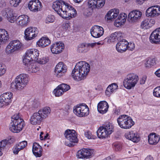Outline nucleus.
I'll use <instances>...</instances> for the list:
<instances>
[{"mask_svg":"<svg viewBox=\"0 0 160 160\" xmlns=\"http://www.w3.org/2000/svg\"><path fill=\"white\" fill-rule=\"evenodd\" d=\"M113 146L116 151H120L122 149V146L120 144L116 143L113 144Z\"/></svg>","mask_w":160,"mask_h":160,"instance_id":"6e6d98bb","label":"nucleus"},{"mask_svg":"<svg viewBox=\"0 0 160 160\" xmlns=\"http://www.w3.org/2000/svg\"><path fill=\"white\" fill-rule=\"evenodd\" d=\"M8 141L6 140H3L0 142V156L2 155V151L4 149Z\"/></svg>","mask_w":160,"mask_h":160,"instance_id":"09e8293b","label":"nucleus"},{"mask_svg":"<svg viewBox=\"0 0 160 160\" xmlns=\"http://www.w3.org/2000/svg\"><path fill=\"white\" fill-rule=\"evenodd\" d=\"M153 95L155 97L160 98V86L154 88L153 91Z\"/></svg>","mask_w":160,"mask_h":160,"instance_id":"37998d69","label":"nucleus"},{"mask_svg":"<svg viewBox=\"0 0 160 160\" xmlns=\"http://www.w3.org/2000/svg\"><path fill=\"white\" fill-rule=\"evenodd\" d=\"M118 18L115 20L114 25L117 27H119L124 24L127 17V14L124 13H121L118 15Z\"/></svg>","mask_w":160,"mask_h":160,"instance_id":"cd10ccee","label":"nucleus"},{"mask_svg":"<svg viewBox=\"0 0 160 160\" xmlns=\"http://www.w3.org/2000/svg\"><path fill=\"white\" fill-rule=\"evenodd\" d=\"M60 28H63V30H64V32H65V31L70 28V25L69 23H63L62 27H61Z\"/></svg>","mask_w":160,"mask_h":160,"instance_id":"4d7b16f0","label":"nucleus"},{"mask_svg":"<svg viewBox=\"0 0 160 160\" xmlns=\"http://www.w3.org/2000/svg\"><path fill=\"white\" fill-rule=\"evenodd\" d=\"M27 145V142L26 141H23L19 142L16 144L13 148V152L14 154H17L19 152L23 149L26 147Z\"/></svg>","mask_w":160,"mask_h":160,"instance_id":"e433bc0d","label":"nucleus"},{"mask_svg":"<svg viewBox=\"0 0 160 160\" xmlns=\"http://www.w3.org/2000/svg\"><path fill=\"white\" fill-rule=\"evenodd\" d=\"M51 42L48 37H42L37 42L36 45L39 47L43 48L49 45Z\"/></svg>","mask_w":160,"mask_h":160,"instance_id":"2f4dec72","label":"nucleus"},{"mask_svg":"<svg viewBox=\"0 0 160 160\" xmlns=\"http://www.w3.org/2000/svg\"><path fill=\"white\" fill-rule=\"evenodd\" d=\"M115 34L116 36V37L117 38V40L121 38L123 34L120 32H115Z\"/></svg>","mask_w":160,"mask_h":160,"instance_id":"052dcab7","label":"nucleus"},{"mask_svg":"<svg viewBox=\"0 0 160 160\" xmlns=\"http://www.w3.org/2000/svg\"><path fill=\"white\" fill-rule=\"evenodd\" d=\"M108 108L109 105L108 103L105 101H100L97 105V109L98 112L102 114L107 112Z\"/></svg>","mask_w":160,"mask_h":160,"instance_id":"c85d7f7f","label":"nucleus"},{"mask_svg":"<svg viewBox=\"0 0 160 160\" xmlns=\"http://www.w3.org/2000/svg\"><path fill=\"white\" fill-rule=\"evenodd\" d=\"M142 15L141 12L138 10H133L128 14V20L131 23L136 22L141 18Z\"/></svg>","mask_w":160,"mask_h":160,"instance_id":"412c9836","label":"nucleus"},{"mask_svg":"<svg viewBox=\"0 0 160 160\" xmlns=\"http://www.w3.org/2000/svg\"><path fill=\"white\" fill-rule=\"evenodd\" d=\"M118 126L122 129H128L133 126L135 122L132 118L128 115H120L117 119Z\"/></svg>","mask_w":160,"mask_h":160,"instance_id":"39448f33","label":"nucleus"},{"mask_svg":"<svg viewBox=\"0 0 160 160\" xmlns=\"http://www.w3.org/2000/svg\"><path fill=\"white\" fill-rule=\"evenodd\" d=\"M87 44V46L88 47V48H89V47H91V48H93L96 45V43H88Z\"/></svg>","mask_w":160,"mask_h":160,"instance_id":"69168bd1","label":"nucleus"},{"mask_svg":"<svg viewBox=\"0 0 160 160\" xmlns=\"http://www.w3.org/2000/svg\"><path fill=\"white\" fill-rule=\"evenodd\" d=\"M94 149L83 148L78 151L76 156L78 158H89L94 156Z\"/></svg>","mask_w":160,"mask_h":160,"instance_id":"ddd939ff","label":"nucleus"},{"mask_svg":"<svg viewBox=\"0 0 160 160\" xmlns=\"http://www.w3.org/2000/svg\"><path fill=\"white\" fill-rule=\"evenodd\" d=\"M23 62L24 65V68L28 73H36L39 71V65L37 63L29 60L26 58H24Z\"/></svg>","mask_w":160,"mask_h":160,"instance_id":"9b49d317","label":"nucleus"},{"mask_svg":"<svg viewBox=\"0 0 160 160\" xmlns=\"http://www.w3.org/2000/svg\"><path fill=\"white\" fill-rule=\"evenodd\" d=\"M118 88L117 83H113L110 84L107 88L105 91L106 95L110 96L112 94L115 92Z\"/></svg>","mask_w":160,"mask_h":160,"instance_id":"f704fd0d","label":"nucleus"},{"mask_svg":"<svg viewBox=\"0 0 160 160\" xmlns=\"http://www.w3.org/2000/svg\"><path fill=\"white\" fill-rule=\"evenodd\" d=\"M84 135L88 139H95L96 138V137L93 135L92 133L89 131H87L85 132Z\"/></svg>","mask_w":160,"mask_h":160,"instance_id":"3c124183","label":"nucleus"},{"mask_svg":"<svg viewBox=\"0 0 160 160\" xmlns=\"http://www.w3.org/2000/svg\"><path fill=\"white\" fill-rule=\"evenodd\" d=\"M1 14L3 16H6L7 20L9 22L13 23L17 20L16 16L13 12L12 9L10 8L4 9L1 12Z\"/></svg>","mask_w":160,"mask_h":160,"instance_id":"f3484780","label":"nucleus"},{"mask_svg":"<svg viewBox=\"0 0 160 160\" xmlns=\"http://www.w3.org/2000/svg\"><path fill=\"white\" fill-rule=\"evenodd\" d=\"M149 143L151 145H156L159 141L160 136L155 133H151L148 136Z\"/></svg>","mask_w":160,"mask_h":160,"instance_id":"c9c22d12","label":"nucleus"},{"mask_svg":"<svg viewBox=\"0 0 160 160\" xmlns=\"http://www.w3.org/2000/svg\"><path fill=\"white\" fill-rule=\"evenodd\" d=\"M92 12L89 11V9L86 10L84 12V15L87 17H89L92 15Z\"/></svg>","mask_w":160,"mask_h":160,"instance_id":"13d9d810","label":"nucleus"},{"mask_svg":"<svg viewBox=\"0 0 160 160\" xmlns=\"http://www.w3.org/2000/svg\"><path fill=\"white\" fill-rule=\"evenodd\" d=\"M156 64V60L154 58H148L145 60L144 65L147 68H149L155 66Z\"/></svg>","mask_w":160,"mask_h":160,"instance_id":"4c0bfd02","label":"nucleus"},{"mask_svg":"<svg viewBox=\"0 0 160 160\" xmlns=\"http://www.w3.org/2000/svg\"><path fill=\"white\" fill-rule=\"evenodd\" d=\"M135 48V45L133 42H129L128 44V50L132 51Z\"/></svg>","mask_w":160,"mask_h":160,"instance_id":"5fc2aeb1","label":"nucleus"},{"mask_svg":"<svg viewBox=\"0 0 160 160\" xmlns=\"http://www.w3.org/2000/svg\"><path fill=\"white\" fill-rule=\"evenodd\" d=\"M73 111L77 116L80 117L87 116L89 114V108L85 103H81L74 106Z\"/></svg>","mask_w":160,"mask_h":160,"instance_id":"6e6552de","label":"nucleus"},{"mask_svg":"<svg viewBox=\"0 0 160 160\" xmlns=\"http://www.w3.org/2000/svg\"><path fill=\"white\" fill-rule=\"evenodd\" d=\"M89 64L86 62L81 61L77 62L72 71L71 75L76 81L85 79L90 71Z\"/></svg>","mask_w":160,"mask_h":160,"instance_id":"f03ea898","label":"nucleus"},{"mask_svg":"<svg viewBox=\"0 0 160 160\" xmlns=\"http://www.w3.org/2000/svg\"><path fill=\"white\" fill-rule=\"evenodd\" d=\"M25 125L24 121L19 113L15 114L12 117L9 129L12 132L18 133L21 132Z\"/></svg>","mask_w":160,"mask_h":160,"instance_id":"20e7f679","label":"nucleus"},{"mask_svg":"<svg viewBox=\"0 0 160 160\" xmlns=\"http://www.w3.org/2000/svg\"><path fill=\"white\" fill-rule=\"evenodd\" d=\"M13 94L11 92H7L0 96V108H4L9 106L12 103Z\"/></svg>","mask_w":160,"mask_h":160,"instance_id":"f8f14e48","label":"nucleus"},{"mask_svg":"<svg viewBox=\"0 0 160 160\" xmlns=\"http://www.w3.org/2000/svg\"><path fill=\"white\" fill-rule=\"evenodd\" d=\"M149 39L150 42L152 43L160 42V28L156 29L152 32Z\"/></svg>","mask_w":160,"mask_h":160,"instance_id":"a878e982","label":"nucleus"},{"mask_svg":"<svg viewBox=\"0 0 160 160\" xmlns=\"http://www.w3.org/2000/svg\"><path fill=\"white\" fill-rule=\"evenodd\" d=\"M67 71V67L62 62H58L55 68V73L56 76L60 78L64 75Z\"/></svg>","mask_w":160,"mask_h":160,"instance_id":"2eb2a0df","label":"nucleus"},{"mask_svg":"<svg viewBox=\"0 0 160 160\" xmlns=\"http://www.w3.org/2000/svg\"><path fill=\"white\" fill-rule=\"evenodd\" d=\"M90 33L93 37L98 38L103 35L104 33V30L103 28L101 26L95 25L91 29Z\"/></svg>","mask_w":160,"mask_h":160,"instance_id":"b1692460","label":"nucleus"},{"mask_svg":"<svg viewBox=\"0 0 160 160\" xmlns=\"http://www.w3.org/2000/svg\"><path fill=\"white\" fill-rule=\"evenodd\" d=\"M119 13V9H112L107 12L105 16V19L108 20H112L118 16Z\"/></svg>","mask_w":160,"mask_h":160,"instance_id":"72a5a7b5","label":"nucleus"},{"mask_svg":"<svg viewBox=\"0 0 160 160\" xmlns=\"http://www.w3.org/2000/svg\"><path fill=\"white\" fill-rule=\"evenodd\" d=\"M17 25L19 28L26 27L29 24L30 19L29 17L26 15L19 16L17 18Z\"/></svg>","mask_w":160,"mask_h":160,"instance_id":"6ab92c4d","label":"nucleus"},{"mask_svg":"<svg viewBox=\"0 0 160 160\" xmlns=\"http://www.w3.org/2000/svg\"><path fill=\"white\" fill-rule=\"evenodd\" d=\"M125 138L134 142H138L140 139L138 133L135 131L131 130L125 134Z\"/></svg>","mask_w":160,"mask_h":160,"instance_id":"4be33fe9","label":"nucleus"},{"mask_svg":"<svg viewBox=\"0 0 160 160\" xmlns=\"http://www.w3.org/2000/svg\"><path fill=\"white\" fill-rule=\"evenodd\" d=\"M32 151L34 155L36 157H40L42 156V149L38 143L34 142L33 143Z\"/></svg>","mask_w":160,"mask_h":160,"instance_id":"473e14b6","label":"nucleus"},{"mask_svg":"<svg viewBox=\"0 0 160 160\" xmlns=\"http://www.w3.org/2000/svg\"><path fill=\"white\" fill-rule=\"evenodd\" d=\"M114 126L112 123H108L104 126L100 127L97 131V136L101 139L108 138L113 131Z\"/></svg>","mask_w":160,"mask_h":160,"instance_id":"0eeeda50","label":"nucleus"},{"mask_svg":"<svg viewBox=\"0 0 160 160\" xmlns=\"http://www.w3.org/2000/svg\"><path fill=\"white\" fill-rule=\"evenodd\" d=\"M29 80V76L26 74L22 73L16 77L11 83L10 88L12 91H20L28 85Z\"/></svg>","mask_w":160,"mask_h":160,"instance_id":"7ed1b4c3","label":"nucleus"},{"mask_svg":"<svg viewBox=\"0 0 160 160\" xmlns=\"http://www.w3.org/2000/svg\"><path fill=\"white\" fill-rule=\"evenodd\" d=\"M141 27L143 29H148L150 28L148 22V19H145L142 22Z\"/></svg>","mask_w":160,"mask_h":160,"instance_id":"c03bdc74","label":"nucleus"},{"mask_svg":"<svg viewBox=\"0 0 160 160\" xmlns=\"http://www.w3.org/2000/svg\"><path fill=\"white\" fill-rule=\"evenodd\" d=\"M128 42L125 39L120 41L116 45V50L120 52H125L128 48Z\"/></svg>","mask_w":160,"mask_h":160,"instance_id":"c756f323","label":"nucleus"},{"mask_svg":"<svg viewBox=\"0 0 160 160\" xmlns=\"http://www.w3.org/2000/svg\"><path fill=\"white\" fill-rule=\"evenodd\" d=\"M7 68L3 64H0V77L3 76L6 73Z\"/></svg>","mask_w":160,"mask_h":160,"instance_id":"8fccbe9b","label":"nucleus"},{"mask_svg":"<svg viewBox=\"0 0 160 160\" xmlns=\"http://www.w3.org/2000/svg\"><path fill=\"white\" fill-rule=\"evenodd\" d=\"M39 55V51L37 49L32 48L27 50L25 53L24 58L28 59L30 61H36L38 60Z\"/></svg>","mask_w":160,"mask_h":160,"instance_id":"dca6fc26","label":"nucleus"},{"mask_svg":"<svg viewBox=\"0 0 160 160\" xmlns=\"http://www.w3.org/2000/svg\"><path fill=\"white\" fill-rule=\"evenodd\" d=\"M144 160H153V158L151 156H148Z\"/></svg>","mask_w":160,"mask_h":160,"instance_id":"774afa93","label":"nucleus"},{"mask_svg":"<svg viewBox=\"0 0 160 160\" xmlns=\"http://www.w3.org/2000/svg\"><path fill=\"white\" fill-rule=\"evenodd\" d=\"M44 120L48 117L51 112L50 107L48 106L44 107L38 111Z\"/></svg>","mask_w":160,"mask_h":160,"instance_id":"7c9ffc66","label":"nucleus"},{"mask_svg":"<svg viewBox=\"0 0 160 160\" xmlns=\"http://www.w3.org/2000/svg\"><path fill=\"white\" fill-rule=\"evenodd\" d=\"M38 33V29L36 28L29 27L24 31V38L27 40H32L37 36Z\"/></svg>","mask_w":160,"mask_h":160,"instance_id":"4468645a","label":"nucleus"},{"mask_svg":"<svg viewBox=\"0 0 160 160\" xmlns=\"http://www.w3.org/2000/svg\"><path fill=\"white\" fill-rule=\"evenodd\" d=\"M148 22L150 28L155 23V21L153 19L151 18L150 19H148Z\"/></svg>","mask_w":160,"mask_h":160,"instance_id":"bf43d9fd","label":"nucleus"},{"mask_svg":"<svg viewBox=\"0 0 160 160\" xmlns=\"http://www.w3.org/2000/svg\"><path fill=\"white\" fill-rule=\"evenodd\" d=\"M53 8L61 17L66 19L74 18L77 15L75 9L64 1H56L53 2Z\"/></svg>","mask_w":160,"mask_h":160,"instance_id":"f257e3e1","label":"nucleus"},{"mask_svg":"<svg viewBox=\"0 0 160 160\" xmlns=\"http://www.w3.org/2000/svg\"><path fill=\"white\" fill-rule=\"evenodd\" d=\"M64 48V43L61 42L54 43L50 46V49L52 52L55 54H58L61 53Z\"/></svg>","mask_w":160,"mask_h":160,"instance_id":"5701e85b","label":"nucleus"},{"mask_svg":"<svg viewBox=\"0 0 160 160\" xmlns=\"http://www.w3.org/2000/svg\"><path fill=\"white\" fill-rule=\"evenodd\" d=\"M114 113L117 115L120 113V107L116 108L114 110Z\"/></svg>","mask_w":160,"mask_h":160,"instance_id":"680f3d73","label":"nucleus"},{"mask_svg":"<svg viewBox=\"0 0 160 160\" xmlns=\"http://www.w3.org/2000/svg\"><path fill=\"white\" fill-rule=\"evenodd\" d=\"M23 45L19 40H14L10 42L6 49V52L8 53H11L15 52L22 49Z\"/></svg>","mask_w":160,"mask_h":160,"instance_id":"9d476101","label":"nucleus"},{"mask_svg":"<svg viewBox=\"0 0 160 160\" xmlns=\"http://www.w3.org/2000/svg\"><path fill=\"white\" fill-rule=\"evenodd\" d=\"M154 73L157 77H160V68L157 70Z\"/></svg>","mask_w":160,"mask_h":160,"instance_id":"338daca9","label":"nucleus"},{"mask_svg":"<svg viewBox=\"0 0 160 160\" xmlns=\"http://www.w3.org/2000/svg\"><path fill=\"white\" fill-rule=\"evenodd\" d=\"M49 137L48 133L44 134L42 132H41L40 135V138L41 140H45L49 139Z\"/></svg>","mask_w":160,"mask_h":160,"instance_id":"864d4df0","label":"nucleus"},{"mask_svg":"<svg viewBox=\"0 0 160 160\" xmlns=\"http://www.w3.org/2000/svg\"><path fill=\"white\" fill-rule=\"evenodd\" d=\"M22 0H10L9 4L11 6L17 7L21 2Z\"/></svg>","mask_w":160,"mask_h":160,"instance_id":"a18cd8bd","label":"nucleus"},{"mask_svg":"<svg viewBox=\"0 0 160 160\" xmlns=\"http://www.w3.org/2000/svg\"><path fill=\"white\" fill-rule=\"evenodd\" d=\"M44 120L38 112H34L31 116L30 122L34 125H40Z\"/></svg>","mask_w":160,"mask_h":160,"instance_id":"393cba45","label":"nucleus"},{"mask_svg":"<svg viewBox=\"0 0 160 160\" xmlns=\"http://www.w3.org/2000/svg\"><path fill=\"white\" fill-rule=\"evenodd\" d=\"M49 61V58L48 57H43L41 58L38 59L36 61L38 63L41 64H44L47 63Z\"/></svg>","mask_w":160,"mask_h":160,"instance_id":"79ce46f5","label":"nucleus"},{"mask_svg":"<svg viewBox=\"0 0 160 160\" xmlns=\"http://www.w3.org/2000/svg\"><path fill=\"white\" fill-rule=\"evenodd\" d=\"M117 38L116 37L115 32L112 34L110 36L108 37V43H111L112 42H113L117 40Z\"/></svg>","mask_w":160,"mask_h":160,"instance_id":"603ef678","label":"nucleus"},{"mask_svg":"<svg viewBox=\"0 0 160 160\" xmlns=\"http://www.w3.org/2000/svg\"><path fill=\"white\" fill-rule=\"evenodd\" d=\"M89 50L87 44L85 43L79 45L78 47L77 51L80 53H84L87 52Z\"/></svg>","mask_w":160,"mask_h":160,"instance_id":"58836bf2","label":"nucleus"},{"mask_svg":"<svg viewBox=\"0 0 160 160\" xmlns=\"http://www.w3.org/2000/svg\"><path fill=\"white\" fill-rule=\"evenodd\" d=\"M138 80V77L136 74L129 73L127 75L123 80V86L128 89H131L135 86Z\"/></svg>","mask_w":160,"mask_h":160,"instance_id":"423d86ee","label":"nucleus"},{"mask_svg":"<svg viewBox=\"0 0 160 160\" xmlns=\"http://www.w3.org/2000/svg\"><path fill=\"white\" fill-rule=\"evenodd\" d=\"M55 20V17L52 15L48 16L45 19V22L46 23L48 24L53 22Z\"/></svg>","mask_w":160,"mask_h":160,"instance_id":"de8ad7c7","label":"nucleus"},{"mask_svg":"<svg viewBox=\"0 0 160 160\" xmlns=\"http://www.w3.org/2000/svg\"><path fill=\"white\" fill-rule=\"evenodd\" d=\"M6 5V3L4 0H1L0 1V7H3Z\"/></svg>","mask_w":160,"mask_h":160,"instance_id":"0e129e2a","label":"nucleus"},{"mask_svg":"<svg viewBox=\"0 0 160 160\" xmlns=\"http://www.w3.org/2000/svg\"><path fill=\"white\" fill-rule=\"evenodd\" d=\"M64 33L63 28L59 27L54 32V35L56 37L60 38L63 36Z\"/></svg>","mask_w":160,"mask_h":160,"instance_id":"ea45409f","label":"nucleus"},{"mask_svg":"<svg viewBox=\"0 0 160 160\" xmlns=\"http://www.w3.org/2000/svg\"><path fill=\"white\" fill-rule=\"evenodd\" d=\"M29 10L33 12H37L40 11L42 7L41 2L39 0H32L28 4Z\"/></svg>","mask_w":160,"mask_h":160,"instance_id":"aec40b11","label":"nucleus"},{"mask_svg":"<svg viewBox=\"0 0 160 160\" xmlns=\"http://www.w3.org/2000/svg\"><path fill=\"white\" fill-rule=\"evenodd\" d=\"M53 93L56 97H59L62 95L64 92L60 88H58V86L53 91Z\"/></svg>","mask_w":160,"mask_h":160,"instance_id":"a19ab883","label":"nucleus"},{"mask_svg":"<svg viewBox=\"0 0 160 160\" xmlns=\"http://www.w3.org/2000/svg\"><path fill=\"white\" fill-rule=\"evenodd\" d=\"M147 77L146 76L143 77L140 80V83L141 84H144L146 80Z\"/></svg>","mask_w":160,"mask_h":160,"instance_id":"e2e57ef3","label":"nucleus"},{"mask_svg":"<svg viewBox=\"0 0 160 160\" xmlns=\"http://www.w3.org/2000/svg\"><path fill=\"white\" fill-rule=\"evenodd\" d=\"M58 88H60L64 92L69 90L70 88V87L69 85L65 83H62L59 85Z\"/></svg>","mask_w":160,"mask_h":160,"instance_id":"49530a36","label":"nucleus"},{"mask_svg":"<svg viewBox=\"0 0 160 160\" xmlns=\"http://www.w3.org/2000/svg\"><path fill=\"white\" fill-rule=\"evenodd\" d=\"M146 16L148 17L154 18L160 15V6L155 5L148 8L146 12Z\"/></svg>","mask_w":160,"mask_h":160,"instance_id":"a211bd4d","label":"nucleus"},{"mask_svg":"<svg viewBox=\"0 0 160 160\" xmlns=\"http://www.w3.org/2000/svg\"><path fill=\"white\" fill-rule=\"evenodd\" d=\"M64 136L69 141V142L68 141L65 142V145L67 146L72 147L74 145V143L78 142L77 134L74 130H66L64 132Z\"/></svg>","mask_w":160,"mask_h":160,"instance_id":"1a4fd4ad","label":"nucleus"},{"mask_svg":"<svg viewBox=\"0 0 160 160\" xmlns=\"http://www.w3.org/2000/svg\"><path fill=\"white\" fill-rule=\"evenodd\" d=\"M105 0H88V5L90 7L100 8L105 4Z\"/></svg>","mask_w":160,"mask_h":160,"instance_id":"bb28decb","label":"nucleus"}]
</instances>
